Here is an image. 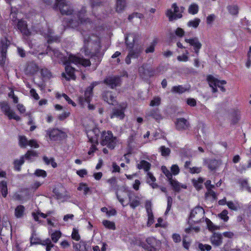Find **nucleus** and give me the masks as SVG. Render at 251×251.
Segmentation results:
<instances>
[{
	"label": "nucleus",
	"mask_w": 251,
	"mask_h": 251,
	"mask_svg": "<svg viewBox=\"0 0 251 251\" xmlns=\"http://www.w3.org/2000/svg\"><path fill=\"white\" fill-rule=\"evenodd\" d=\"M74 63L76 65L80 64L84 67L89 66L91 62L89 59H85L80 56L74 55H70L68 58H66L64 61V64L66 65L65 71L68 76L65 73H62V76L66 80H69L70 79L75 80V68L70 65L71 63Z\"/></svg>",
	"instance_id": "1"
},
{
	"label": "nucleus",
	"mask_w": 251,
	"mask_h": 251,
	"mask_svg": "<svg viewBox=\"0 0 251 251\" xmlns=\"http://www.w3.org/2000/svg\"><path fill=\"white\" fill-rule=\"evenodd\" d=\"M84 38V45L81 49L82 52H84L86 55H92L97 52L100 49V41L99 38L96 35L82 33Z\"/></svg>",
	"instance_id": "2"
},
{
	"label": "nucleus",
	"mask_w": 251,
	"mask_h": 251,
	"mask_svg": "<svg viewBox=\"0 0 251 251\" xmlns=\"http://www.w3.org/2000/svg\"><path fill=\"white\" fill-rule=\"evenodd\" d=\"M118 139L114 137L111 131H103L101 136L100 143L102 146H106L109 149H113L117 145Z\"/></svg>",
	"instance_id": "3"
},
{
	"label": "nucleus",
	"mask_w": 251,
	"mask_h": 251,
	"mask_svg": "<svg viewBox=\"0 0 251 251\" xmlns=\"http://www.w3.org/2000/svg\"><path fill=\"white\" fill-rule=\"evenodd\" d=\"M185 8L183 7H179L176 3H173L170 9H167L166 15L169 21H173L182 17V13L184 12Z\"/></svg>",
	"instance_id": "4"
},
{
	"label": "nucleus",
	"mask_w": 251,
	"mask_h": 251,
	"mask_svg": "<svg viewBox=\"0 0 251 251\" xmlns=\"http://www.w3.org/2000/svg\"><path fill=\"white\" fill-rule=\"evenodd\" d=\"M204 214V209L200 206L196 207L190 213L188 223L190 225L192 223H198L203 218Z\"/></svg>",
	"instance_id": "5"
},
{
	"label": "nucleus",
	"mask_w": 251,
	"mask_h": 251,
	"mask_svg": "<svg viewBox=\"0 0 251 251\" xmlns=\"http://www.w3.org/2000/svg\"><path fill=\"white\" fill-rule=\"evenodd\" d=\"M10 44V42L7 38L1 39L0 42V65L3 66L6 62V54L7 49Z\"/></svg>",
	"instance_id": "6"
},
{
	"label": "nucleus",
	"mask_w": 251,
	"mask_h": 251,
	"mask_svg": "<svg viewBox=\"0 0 251 251\" xmlns=\"http://www.w3.org/2000/svg\"><path fill=\"white\" fill-rule=\"evenodd\" d=\"M56 7H58L61 13L69 15L72 13L73 10L70 3L66 0H56Z\"/></svg>",
	"instance_id": "7"
},
{
	"label": "nucleus",
	"mask_w": 251,
	"mask_h": 251,
	"mask_svg": "<svg viewBox=\"0 0 251 251\" xmlns=\"http://www.w3.org/2000/svg\"><path fill=\"white\" fill-rule=\"evenodd\" d=\"M0 107L2 112L6 115L9 119H14L17 121L21 120L20 117L17 115L15 112L11 109L8 103L6 101L0 102Z\"/></svg>",
	"instance_id": "8"
},
{
	"label": "nucleus",
	"mask_w": 251,
	"mask_h": 251,
	"mask_svg": "<svg viewBox=\"0 0 251 251\" xmlns=\"http://www.w3.org/2000/svg\"><path fill=\"white\" fill-rule=\"evenodd\" d=\"M143 48L141 46L136 47L132 49L129 51V53L126 58L125 61L127 64L131 63V58H137L139 57L140 54L142 53Z\"/></svg>",
	"instance_id": "9"
},
{
	"label": "nucleus",
	"mask_w": 251,
	"mask_h": 251,
	"mask_svg": "<svg viewBox=\"0 0 251 251\" xmlns=\"http://www.w3.org/2000/svg\"><path fill=\"white\" fill-rule=\"evenodd\" d=\"M126 193L129 199V204L130 206L132 208L135 209L141 203L140 198L136 195L133 191H127Z\"/></svg>",
	"instance_id": "10"
},
{
	"label": "nucleus",
	"mask_w": 251,
	"mask_h": 251,
	"mask_svg": "<svg viewBox=\"0 0 251 251\" xmlns=\"http://www.w3.org/2000/svg\"><path fill=\"white\" fill-rule=\"evenodd\" d=\"M94 88V84L89 86L85 90L84 96L80 97L79 101L81 105H83L85 102L90 103L92 97V91Z\"/></svg>",
	"instance_id": "11"
},
{
	"label": "nucleus",
	"mask_w": 251,
	"mask_h": 251,
	"mask_svg": "<svg viewBox=\"0 0 251 251\" xmlns=\"http://www.w3.org/2000/svg\"><path fill=\"white\" fill-rule=\"evenodd\" d=\"M126 106V104L123 103L122 104H120L118 107L114 108L111 115V118H113L116 117L120 119H123L125 115L124 111Z\"/></svg>",
	"instance_id": "12"
},
{
	"label": "nucleus",
	"mask_w": 251,
	"mask_h": 251,
	"mask_svg": "<svg viewBox=\"0 0 251 251\" xmlns=\"http://www.w3.org/2000/svg\"><path fill=\"white\" fill-rule=\"evenodd\" d=\"M17 26L18 29L21 31L23 34L24 37L25 39L27 40V38L31 35V32L27 28L26 23L23 20H19L18 21Z\"/></svg>",
	"instance_id": "13"
},
{
	"label": "nucleus",
	"mask_w": 251,
	"mask_h": 251,
	"mask_svg": "<svg viewBox=\"0 0 251 251\" xmlns=\"http://www.w3.org/2000/svg\"><path fill=\"white\" fill-rule=\"evenodd\" d=\"M104 82L111 88L113 89L120 85L121 79L118 76H109L104 79Z\"/></svg>",
	"instance_id": "14"
},
{
	"label": "nucleus",
	"mask_w": 251,
	"mask_h": 251,
	"mask_svg": "<svg viewBox=\"0 0 251 251\" xmlns=\"http://www.w3.org/2000/svg\"><path fill=\"white\" fill-rule=\"evenodd\" d=\"M185 41L189 43L191 46L193 47L195 52L198 55L199 53L200 50L201 49L202 44L197 37H194L190 39H185Z\"/></svg>",
	"instance_id": "15"
},
{
	"label": "nucleus",
	"mask_w": 251,
	"mask_h": 251,
	"mask_svg": "<svg viewBox=\"0 0 251 251\" xmlns=\"http://www.w3.org/2000/svg\"><path fill=\"white\" fill-rule=\"evenodd\" d=\"M203 164L207 165L208 168L212 171L216 170L220 166L221 163L216 159H203Z\"/></svg>",
	"instance_id": "16"
},
{
	"label": "nucleus",
	"mask_w": 251,
	"mask_h": 251,
	"mask_svg": "<svg viewBox=\"0 0 251 251\" xmlns=\"http://www.w3.org/2000/svg\"><path fill=\"white\" fill-rule=\"evenodd\" d=\"M176 128L178 130H184L189 129L190 124L184 118H178L175 122Z\"/></svg>",
	"instance_id": "17"
},
{
	"label": "nucleus",
	"mask_w": 251,
	"mask_h": 251,
	"mask_svg": "<svg viewBox=\"0 0 251 251\" xmlns=\"http://www.w3.org/2000/svg\"><path fill=\"white\" fill-rule=\"evenodd\" d=\"M47 134L51 140L57 141L61 138L63 133L57 129H52L47 130Z\"/></svg>",
	"instance_id": "18"
},
{
	"label": "nucleus",
	"mask_w": 251,
	"mask_h": 251,
	"mask_svg": "<svg viewBox=\"0 0 251 251\" xmlns=\"http://www.w3.org/2000/svg\"><path fill=\"white\" fill-rule=\"evenodd\" d=\"M139 72L142 77L152 76L154 71L152 68H148L147 65H143L139 68Z\"/></svg>",
	"instance_id": "19"
},
{
	"label": "nucleus",
	"mask_w": 251,
	"mask_h": 251,
	"mask_svg": "<svg viewBox=\"0 0 251 251\" xmlns=\"http://www.w3.org/2000/svg\"><path fill=\"white\" fill-rule=\"evenodd\" d=\"M38 71V67L34 62H30L27 63L25 70L26 73L33 75Z\"/></svg>",
	"instance_id": "20"
},
{
	"label": "nucleus",
	"mask_w": 251,
	"mask_h": 251,
	"mask_svg": "<svg viewBox=\"0 0 251 251\" xmlns=\"http://www.w3.org/2000/svg\"><path fill=\"white\" fill-rule=\"evenodd\" d=\"M102 98L104 101L110 104L113 105L115 101V98L111 92L106 91L104 92L102 94Z\"/></svg>",
	"instance_id": "21"
},
{
	"label": "nucleus",
	"mask_w": 251,
	"mask_h": 251,
	"mask_svg": "<svg viewBox=\"0 0 251 251\" xmlns=\"http://www.w3.org/2000/svg\"><path fill=\"white\" fill-rule=\"evenodd\" d=\"M207 79L210 87L212 88L213 92H216L217 91V85L219 83V80L215 78L211 75L208 76Z\"/></svg>",
	"instance_id": "22"
},
{
	"label": "nucleus",
	"mask_w": 251,
	"mask_h": 251,
	"mask_svg": "<svg viewBox=\"0 0 251 251\" xmlns=\"http://www.w3.org/2000/svg\"><path fill=\"white\" fill-rule=\"evenodd\" d=\"M169 183L173 187V189L176 192H179L181 188H186V186L185 185L181 184L179 182H178L176 179H173L172 178L169 180Z\"/></svg>",
	"instance_id": "23"
},
{
	"label": "nucleus",
	"mask_w": 251,
	"mask_h": 251,
	"mask_svg": "<svg viewBox=\"0 0 251 251\" xmlns=\"http://www.w3.org/2000/svg\"><path fill=\"white\" fill-rule=\"evenodd\" d=\"M147 116L152 117L156 121H159L162 119V116L160 114L159 110L158 108L152 109L148 111Z\"/></svg>",
	"instance_id": "24"
},
{
	"label": "nucleus",
	"mask_w": 251,
	"mask_h": 251,
	"mask_svg": "<svg viewBox=\"0 0 251 251\" xmlns=\"http://www.w3.org/2000/svg\"><path fill=\"white\" fill-rule=\"evenodd\" d=\"M211 242L213 245L220 246L222 243V236L221 234L214 233L211 237Z\"/></svg>",
	"instance_id": "25"
},
{
	"label": "nucleus",
	"mask_w": 251,
	"mask_h": 251,
	"mask_svg": "<svg viewBox=\"0 0 251 251\" xmlns=\"http://www.w3.org/2000/svg\"><path fill=\"white\" fill-rule=\"evenodd\" d=\"M136 35L135 34H129L126 38V43L127 48L132 49L135 41Z\"/></svg>",
	"instance_id": "26"
},
{
	"label": "nucleus",
	"mask_w": 251,
	"mask_h": 251,
	"mask_svg": "<svg viewBox=\"0 0 251 251\" xmlns=\"http://www.w3.org/2000/svg\"><path fill=\"white\" fill-rule=\"evenodd\" d=\"M126 6V0H117L116 11L121 13L125 10Z\"/></svg>",
	"instance_id": "27"
},
{
	"label": "nucleus",
	"mask_w": 251,
	"mask_h": 251,
	"mask_svg": "<svg viewBox=\"0 0 251 251\" xmlns=\"http://www.w3.org/2000/svg\"><path fill=\"white\" fill-rule=\"evenodd\" d=\"M25 208L22 205L17 206L15 209L14 214L17 218H22L25 214Z\"/></svg>",
	"instance_id": "28"
},
{
	"label": "nucleus",
	"mask_w": 251,
	"mask_h": 251,
	"mask_svg": "<svg viewBox=\"0 0 251 251\" xmlns=\"http://www.w3.org/2000/svg\"><path fill=\"white\" fill-rule=\"evenodd\" d=\"M226 9L229 13L233 16H237L239 13V7L236 4L228 5L226 7Z\"/></svg>",
	"instance_id": "29"
},
{
	"label": "nucleus",
	"mask_w": 251,
	"mask_h": 251,
	"mask_svg": "<svg viewBox=\"0 0 251 251\" xmlns=\"http://www.w3.org/2000/svg\"><path fill=\"white\" fill-rule=\"evenodd\" d=\"M147 182L148 183H149L153 188H155L158 187V185L155 183V181L156 180L155 178L153 176V175L150 173L148 172L147 173Z\"/></svg>",
	"instance_id": "30"
},
{
	"label": "nucleus",
	"mask_w": 251,
	"mask_h": 251,
	"mask_svg": "<svg viewBox=\"0 0 251 251\" xmlns=\"http://www.w3.org/2000/svg\"><path fill=\"white\" fill-rule=\"evenodd\" d=\"M86 13V10L84 8H82V9L79 12L77 16L78 20L81 24L86 23L87 21L89 22L88 19L85 18V13Z\"/></svg>",
	"instance_id": "31"
},
{
	"label": "nucleus",
	"mask_w": 251,
	"mask_h": 251,
	"mask_svg": "<svg viewBox=\"0 0 251 251\" xmlns=\"http://www.w3.org/2000/svg\"><path fill=\"white\" fill-rule=\"evenodd\" d=\"M38 156L37 153L34 151H28L24 156L27 160L32 161L35 157Z\"/></svg>",
	"instance_id": "32"
},
{
	"label": "nucleus",
	"mask_w": 251,
	"mask_h": 251,
	"mask_svg": "<svg viewBox=\"0 0 251 251\" xmlns=\"http://www.w3.org/2000/svg\"><path fill=\"white\" fill-rule=\"evenodd\" d=\"M151 167V164L145 160H142L138 165L137 167L139 169H144L148 171Z\"/></svg>",
	"instance_id": "33"
},
{
	"label": "nucleus",
	"mask_w": 251,
	"mask_h": 251,
	"mask_svg": "<svg viewBox=\"0 0 251 251\" xmlns=\"http://www.w3.org/2000/svg\"><path fill=\"white\" fill-rule=\"evenodd\" d=\"M204 181V179L202 177H199L197 179H193L192 182L194 186L197 190H200L202 188V184Z\"/></svg>",
	"instance_id": "34"
},
{
	"label": "nucleus",
	"mask_w": 251,
	"mask_h": 251,
	"mask_svg": "<svg viewBox=\"0 0 251 251\" xmlns=\"http://www.w3.org/2000/svg\"><path fill=\"white\" fill-rule=\"evenodd\" d=\"M108 182L110 184V189L111 190H117L118 189V186L116 178L112 177L108 180Z\"/></svg>",
	"instance_id": "35"
},
{
	"label": "nucleus",
	"mask_w": 251,
	"mask_h": 251,
	"mask_svg": "<svg viewBox=\"0 0 251 251\" xmlns=\"http://www.w3.org/2000/svg\"><path fill=\"white\" fill-rule=\"evenodd\" d=\"M186 90L187 89L181 85L174 86L172 88L171 90L173 93H176L178 94H182L186 91Z\"/></svg>",
	"instance_id": "36"
},
{
	"label": "nucleus",
	"mask_w": 251,
	"mask_h": 251,
	"mask_svg": "<svg viewBox=\"0 0 251 251\" xmlns=\"http://www.w3.org/2000/svg\"><path fill=\"white\" fill-rule=\"evenodd\" d=\"M0 188L2 196L4 198L6 197L7 194L6 182L4 181H1L0 182Z\"/></svg>",
	"instance_id": "37"
},
{
	"label": "nucleus",
	"mask_w": 251,
	"mask_h": 251,
	"mask_svg": "<svg viewBox=\"0 0 251 251\" xmlns=\"http://www.w3.org/2000/svg\"><path fill=\"white\" fill-rule=\"evenodd\" d=\"M77 189L79 191H83V193L85 195L88 194L90 191V189L87 186V185L83 183H81L79 184V186Z\"/></svg>",
	"instance_id": "38"
},
{
	"label": "nucleus",
	"mask_w": 251,
	"mask_h": 251,
	"mask_svg": "<svg viewBox=\"0 0 251 251\" xmlns=\"http://www.w3.org/2000/svg\"><path fill=\"white\" fill-rule=\"evenodd\" d=\"M199 6L198 4L196 3L191 4L188 8V12L191 14H196L198 12Z\"/></svg>",
	"instance_id": "39"
},
{
	"label": "nucleus",
	"mask_w": 251,
	"mask_h": 251,
	"mask_svg": "<svg viewBox=\"0 0 251 251\" xmlns=\"http://www.w3.org/2000/svg\"><path fill=\"white\" fill-rule=\"evenodd\" d=\"M226 205L229 209L234 211H237L240 208L239 205L237 202L235 203L232 201H227Z\"/></svg>",
	"instance_id": "40"
},
{
	"label": "nucleus",
	"mask_w": 251,
	"mask_h": 251,
	"mask_svg": "<svg viewBox=\"0 0 251 251\" xmlns=\"http://www.w3.org/2000/svg\"><path fill=\"white\" fill-rule=\"evenodd\" d=\"M43 159L47 165L51 164L53 168H55L57 166V164L54 162L53 158H49L47 156H44Z\"/></svg>",
	"instance_id": "41"
},
{
	"label": "nucleus",
	"mask_w": 251,
	"mask_h": 251,
	"mask_svg": "<svg viewBox=\"0 0 251 251\" xmlns=\"http://www.w3.org/2000/svg\"><path fill=\"white\" fill-rule=\"evenodd\" d=\"M102 224L105 227L108 229L113 230L115 229V223L113 222H111L108 220H103L102 221Z\"/></svg>",
	"instance_id": "42"
},
{
	"label": "nucleus",
	"mask_w": 251,
	"mask_h": 251,
	"mask_svg": "<svg viewBox=\"0 0 251 251\" xmlns=\"http://www.w3.org/2000/svg\"><path fill=\"white\" fill-rule=\"evenodd\" d=\"M24 157L22 156L19 160H16L14 161V168L17 171L20 170V166L24 163Z\"/></svg>",
	"instance_id": "43"
},
{
	"label": "nucleus",
	"mask_w": 251,
	"mask_h": 251,
	"mask_svg": "<svg viewBox=\"0 0 251 251\" xmlns=\"http://www.w3.org/2000/svg\"><path fill=\"white\" fill-rule=\"evenodd\" d=\"M29 141L25 136L19 137V144L21 147L25 148L28 144Z\"/></svg>",
	"instance_id": "44"
},
{
	"label": "nucleus",
	"mask_w": 251,
	"mask_h": 251,
	"mask_svg": "<svg viewBox=\"0 0 251 251\" xmlns=\"http://www.w3.org/2000/svg\"><path fill=\"white\" fill-rule=\"evenodd\" d=\"M159 151L161 152V155L163 156H168L171 152V150L169 148H166L164 146L160 147Z\"/></svg>",
	"instance_id": "45"
},
{
	"label": "nucleus",
	"mask_w": 251,
	"mask_h": 251,
	"mask_svg": "<svg viewBox=\"0 0 251 251\" xmlns=\"http://www.w3.org/2000/svg\"><path fill=\"white\" fill-rule=\"evenodd\" d=\"M61 236V233L59 231H55L54 232L51 234V237L52 241L56 243Z\"/></svg>",
	"instance_id": "46"
},
{
	"label": "nucleus",
	"mask_w": 251,
	"mask_h": 251,
	"mask_svg": "<svg viewBox=\"0 0 251 251\" xmlns=\"http://www.w3.org/2000/svg\"><path fill=\"white\" fill-rule=\"evenodd\" d=\"M200 23V19H199L198 18H196L193 20L190 21L188 23L187 25L188 26L196 28L198 26Z\"/></svg>",
	"instance_id": "47"
},
{
	"label": "nucleus",
	"mask_w": 251,
	"mask_h": 251,
	"mask_svg": "<svg viewBox=\"0 0 251 251\" xmlns=\"http://www.w3.org/2000/svg\"><path fill=\"white\" fill-rule=\"evenodd\" d=\"M161 170L163 174L168 178V180L172 178V174L170 171L167 168L166 166H163L161 167Z\"/></svg>",
	"instance_id": "48"
},
{
	"label": "nucleus",
	"mask_w": 251,
	"mask_h": 251,
	"mask_svg": "<svg viewBox=\"0 0 251 251\" xmlns=\"http://www.w3.org/2000/svg\"><path fill=\"white\" fill-rule=\"evenodd\" d=\"M161 99L158 97L153 98L151 101L150 105L151 106H157L160 104Z\"/></svg>",
	"instance_id": "49"
},
{
	"label": "nucleus",
	"mask_w": 251,
	"mask_h": 251,
	"mask_svg": "<svg viewBox=\"0 0 251 251\" xmlns=\"http://www.w3.org/2000/svg\"><path fill=\"white\" fill-rule=\"evenodd\" d=\"M206 223L209 230L213 231L217 229V226H215L209 219L206 218Z\"/></svg>",
	"instance_id": "50"
},
{
	"label": "nucleus",
	"mask_w": 251,
	"mask_h": 251,
	"mask_svg": "<svg viewBox=\"0 0 251 251\" xmlns=\"http://www.w3.org/2000/svg\"><path fill=\"white\" fill-rule=\"evenodd\" d=\"M147 213L148 216L147 226H150L154 222V217L152 211L147 212Z\"/></svg>",
	"instance_id": "51"
},
{
	"label": "nucleus",
	"mask_w": 251,
	"mask_h": 251,
	"mask_svg": "<svg viewBox=\"0 0 251 251\" xmlns=\"http://www.w3.org/2000/svg\"><path fill=\"white\" fill-rule=\"evenodd\" d=\"M227 214L228 211L226 210H224L219 215V216L225 222H227L229 219Z\"/></svg>",
	"instance_id": "52"
},
{
	"label": "nucleus",
	"mask_w": 251,
	"mask_h": 251,
	"mask_svg": "<svg viewBox=\"0 0 251 251\" xmlns=\"http://www.w3.org/2000/svg\"><path fill=\"white\" fill-rule=\"evenodd\" d=\"M147 243L151 246L150 251H153L154 250V243L155 242V239L152 237L148 238L146 239Z\"/></svg>",
	"instance_id": "53"
},
{
	"label": "nucleus",
	"mask_w": 251,
	"mask_h": 251,
	"mask_svg": "<svg viewBox=\"0 0 251 251\" xmlns=\"http://www.w3.org/2000/svg\"><path fill=\"white\" fill-rule=\"evenodd\" d=\"M34 174L38 176H42L43 177H45L47 176L46 172L43 170L37 169L35 171Z\"/></svg>",
	"instance_id": "54"
},
{
	"label": "nucleus",
	"mask_w": 251,
	"mask_h": 251,
	"mask_svg": "<svg viewBox=\"0 0 251 251\" xmlns=\"http://www.w3.org/2000/svg\"><path fill=\"white\" fill-rule=\"evenodd\" d=\"M199 248L201 251H209L211 249V247L209 245L199 244Z\"/></svg>",
	"instance_id": "55"
},
{
	"label": "nucleus",
	"mask_w": 251,
	"mask_h": 251,
	"mask_svg": "<svg viewBox=\"0 0 251 251\" xmlns=\"http://www.w3.org/2000/svg\"><path fill=\"white\" fill-rule=\"evenodd\" d=\"M72 237L74 240L78 241L80 239V236L78 234V231L75 228H74L72 234Z\"/></svg>",
	"instance_id": "56"
},
{
	"label": "nucleus",
	"mask_w": 251,
	"mask_h": 251,
	"mask_svg": "<svg viewBox=\"0 0 251 251\" xmlns=\"http://www.w3.org/2000/svg\"><path fill=\"white\" fill-rule=\"evenodd\" d=\"M201 171V167H193L189 168V173L191 174H199Z\"/></svg>",
	"instance_id": "57"
},
{
	"label": "nucleus",
	"mask_w": 251,
	"mask_h": 251,
	"mask_svg": "<svg viewBox=\"0 0 251 251\" xmlns=\"http://www.w3.org/2000/svg\"><path fill=\"white\" fill-rule=\"evenodd\" d=\"M172 174L176 176L179 174V168L177 165H173L171 168Z\"/></svg>",
	"instance_id": "58"
},
{
	"label": "nucleus",
	"mask_w": 251,
	"mask_h": 251,
	"mask_svg": "<svg viewBox=\"0 0 251 251\" xmlns=\"http://www.w3.org/2000/svg\"><path fill=\"white\" fill-rule=\"evenodd\" d=\"M61 96L63 97L69 104H71L74 106H75V103L65 94H62L61 95H58V98H59Z\"/></svg>",
	"instance_id": "59"
},
{
	"label": "nucleus",
	"mask_w": 251,
	"mask_h": 251,
	"mask_svg": "<svg viewBox=\"0 0 251 251\" xmlns=\"http://www.w3.org/2000/svg\"><path fill=\"white\" fill-rule=\"evenodd\" d=\"M193 230L195 232H198L199 231L200 228L199 227H193L192 226H190V227L186 228L185 230V232L187 233H191Z\"/></svg>",
	"instance_id": "60"
},
{
	"label": "nucleus",
	"mask_w": 251,
	"mask_h": 251,
	"mask_svg": "<svg viewBox=\"0 0 251 251\" xmlns=\"http://www.w3.org/2000/svg\"><path fill=\"white\" fill-rule=\"evenodd\" d=\"M216 16L214 14H210L206 18V23L208 25H211L215 20Z\"/></svg>",
	"instance_id": "61"
},
{
	"label": "nucleus",
	"mask_w": 251,
	"mask_h": 251,
	"mask_svg": "<svg viewBox=\"0 0 251 251\" xmlns=\"http://www.w3.org/2000/svg\"><path fill=\"white\" fill-rule=\"evenodd\" d=\"M209 196H211L214 199H216V195L214 191L212 189H207V192L205 193V196L208 197Z\"/></svg>",
	"instance_id": "62"
},
{
	"label": "nucleus",
	"mask_w": 251,
	"mask_h": 251,
	"mask_svg": "<svg viewBox=\"0 0 251 251\" xmlns=\"http://www.w3.org/2000/svg\"><path fill=\"white\" fill-rule=\"evenodd\" d=\"M239 183L242 188H244L246 189L248 188V181L247 179H240L239 180Z\"/></svg>",
	"instance_id": "63"
},
{
	"label": "nucleus",
	"mask_w": 251,
	"mask_h": 251,
	"mask_svg": "<svg viewBox=\"0 0 251 251\" xmlns=\"http://www.w3.org/2000/svg\"><path fill=\"white\" fill-rule=\"evenodd\" d=\"M177 59L179 61L186 62L188 61L189 57L186 54H182V55H179L177 57Z\"/></svg>",
	"instance_id": "64"
}]
</instances>
